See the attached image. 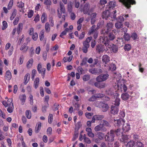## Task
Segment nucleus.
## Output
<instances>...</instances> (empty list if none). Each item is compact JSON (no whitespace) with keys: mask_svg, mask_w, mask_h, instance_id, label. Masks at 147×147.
Listing matches in <instances>:
<instances>
[{"mask_svg":"<svg viewBox=\"0 0 147 147\" xmlns=\"http://www.w3.org/2000/svg\"><path fill=\"white\" fill-rule=\"evenodd\" d=\"M82 126V125L81 124V123L80 122H78L77 123V124L75 125V131H78L79 128L81 127Z\"/></svg>","mask_w":147,"mask_h":147,"instance_id":"37998d69","label":"nucleus"},{"mask_svg":"<svg viewBox=\"0 0 147 147\" xmlns=\"http://www.w3.org/2000/svg\"><path fill=\"white\" fill-rule=\"evenodd\" d=\"M138 37L137 34L135 32L133 33L131 36V37L134 40L137 39Z\"/></svg>","mask_w":147,"mask_h":147,"instance_id":"0e129e2a","label":"nucleus"},{"mask_svg":"<svg viewBox=\"0 0 147 147\" xmlns=\"http://www.w3.org/2000/svg\"><path fill=\"white\" fill-rule=\"evenodd\" d=\"M131 47L129 44H125L124 47V49L125 51H129L131 50Z\"/></svg>","mask_w":147,"mask_h":147,"instance_id":"ea45409f","label":"nucleus"},{"mask_svg":"<svg viewBox=\"0 0 147 147\" xmlns=\"http://www.w3.org/2000/svg\"><path fill=\"white\" fill-rule=\"evenodd\" d=\"M32 39L36 41V40L38 37V35L37 33L35 32L33 34H32Z\"/></svg>","mask_w":147,"mask_h":147,"instance_id":"13d9d810","label":"nucleus"},{"mask_svg":"<svg viewBox=\"0 0 147 147\" xmlns=\"http://www.w3.org/2000/svg\"><path fill=\"white\" fill-rule=\"evenodd\" d=\"M114 130H111L109 132L107 133L105 136V139L106 141L112 143L114 140L115 137Z\"/></svg>","mask_w":147,"mask_h":147,"instance_id":"7ed1b4c3","label":"nucleus"},{"mask_svg":"<svg viewBox=\"0 0 147 147\" xmlns=\"http://www.w3.org/2000/svg\"><path fill=\"white\" fill-rule=\"evenodd\" d=\"M110 90L107 91L108 94L112 96L113 98H115L113 101L112 105L111 107V113L114 115L117 114L119 111V106L120 104V99L118 97L119 94L117 93H114L110 92Z\"/></svg>","mask_w":147,"mask_h":147,"instance_id":"f257e3e1","label":"nucleus"},{"mask_svg":"<svg viewBox=\"0 0 147 147\" xmlns=\"http://www.w3.org/2000/svg\"><path fill=\"white\" fill-rule=\"evenodd\" d=\"M112 49L113 52L114 53H116L118 50V48L117 46L115 45H113Z\"/></svg>","mask_w":147,"mask_h":147,"instance_id":"338daca9","label":"nucleus"},{"mask_svg":"<svg viewBox=\"0 0 147 147\" xmlns=\"http://www.w3.org/2000/svg\"><path fill=\"white\" fill-rule=\"evenodd\" d=\"M13 0H10L9 3L7 5L8 9L9 10L12 8L13 4Z\"/></svg>","mask_w":147,"mask_h":147,"instance_id":"a18cd8bd","label":"nucleus"},{"mask_svg":"<svg viewBox=\"0 0 147 147\" xmlns=\"http://www.w3.org/2000/svg\"><path fill=\"white\" fill-rule=\"evenodd\" d=\"M96 98H101L104 97L105 96L104 94L102 93L96 94H95Z\"/></svg>","mask_w":147,"mask_h":147,"instance_id":"8fccbe9b","label":"nucleus"},{"mask_svg":"<svg viewBox=\"0 0 147 147\" xmlns=\"http://www.w3.org/2000/svg\"><path fill=\"white\" fill-rule=\"evenodd\" d=\"M34 13L33 11L32 10H30L28 13V16L29 18H31L33 16Z\"/></svg>","mask_w":147,"mask_h":147,"instance_id":"69168bd1","label":"nucleus"},{"mask_svg":"<svg viewBox=\"0 0 147 147\" xmlns=\"http://www.w3.org/2000/svg\"><path fill=\"white\" fill-rule=\"evenodd\" d=\"M89 71L90 73L96 75L99 74L102 72L101 69L97 68L90 69Z\"/></svg>","mask_w":147,"mask_h":147,"instance_id":"f8f14e48","label":"nucleus"},{"mask_svg":"<svg viewBox=\"0 0 147 147\" xmlns=\"http://www.w3.org/2000/svg\"><path fill=\"white\" fill-rule=\"evenodd\" d=\"M53 120V115L52 114H50L49 115L48 119L49 123L51 124L52 123Z\"/></svg>","mask_w":147,"mask_h":147,"instance_id":"09e8293b","label":"nucleus"},{"mask_svg":"<svg viewBox=\"0 0 147 147\" xmlns=\"http://www.w3.org/2000/svg\"><path fill=\"white\" fill-rule=\"evenodd\" d=\"M123 26L122 23L121 22H117L115 24V27L119 29L121 28Z\"/></svg>","mask_w":147,"mask_h":147,"instance_id":"58836bf2","label":"nucleus"},{"mask_svg":"<svg viewBox=\"0 0 147 147\" xmlns=\"http://www.w3.org/2000/svg\"><path fill=\"white\" fill-rule=\"evenodd\" d=\"M40 80L39 78H36L34 82V86L35 89H36L38 87L39 84Z\"/></svg>","mask_w":147,"mask_h":147,"instance_id":"bb28decb","label":"nucleus"},{"mask_svg":"<svg viewBox=\"0 0 147 147\" xmlns=\"http://www.w3.org/2000/svg\"><path fill=\"white\" fill-rule=\"evenodd\" d=\"M95 117L97 120H102L104 117L103 115H95Z\"/></svg>","mask_w":147,"mask_h":147,"instance_id":"49530a36","label":"nucleus"},{"mask_svg":"<svg viewBox=\"0 0 147 147\" xmlns=\"http://www.w3.org/2000/svg\"><path fill=\"white\" fill-rule=\"evenodd\" d=\"M115 7V5L113 2L110 1L109 3L108 7L109 9H113Z\"/></svg>","mask_w":147,"mask_h":147,"instance_id":"052dcab7","label":"nucleus"},{"mask_svg":"<svg viewBox=\"0 0 147 147\" xmlns=\"http://www.w3.org/2000/svg\"><path fill=\"white\" fill-rule=\"evenodd\" d=\"M100 42L101 43L104 45L106 47V51L108 50V49H112L114 45L113 44L110 43V41L107 37L105 36L102 37L100 39Z\"/></svg>","mask_w":147,"mask_h":147,"instance_id":"f03ea898","label":"nucleus"},{"mask_svg":"<svg viewBox=\"0 0 147 147\" xmlns=\"http://www.w3.org/2000/svg\"><path fill=\"white\" fill-rule=\"evenodd\" d=\"M90 78V76L89 75H85L83 77V80L84 81H88Z\"/></svg>","mask_w":147,"mask_h":147,"instance_id":"79ce46f5","label":"nucleus"},{"mask_svg":"<svg viewBox=\"0 0 147 147\" xmlns=\"http://www.w3.org/2000/svg\"><path fill=\"white\" fill-rule=\"evenodd\" d=\"M58 13H57V16L58 18H61L62 17L61 20L60 21V22L62 23L63 22H64L65 20V15H63L62 16V12L61 11V12H60L59 11V9L57 10Z\"/></svg>","mask_w":147,"mask_h":147,"instance_id":"a211bd4d","label":"nucleus"},{"mask_svg":"<svg viewBox=\"0 0 147 147\" xmlns=\"http://www.w3.org/2000/svg\"><path fill=\"white\" fill-rule=\"evenodd\" d=\"M98 62V59H94V63L93 65H90V66L91 67H94L95 66V65L97 64Z\"/></svg>","mask_w":147,"mask_h":147,"instance_id":"e2e57ef3","label":"nucleus"},{"mask_svg":"<svg viewBox=\"0 0 147 147\" xmlns=\"http://www.w3.org/2000/svg\"><path fill=\"white\" fill-rule=\"evenodd\" d=\"M33 63V59L32 58L30 59L28 61L26 66L28 69H29L31 67Z\"/></svg>","mask_w":147,"mask_h":147,"instance_id":"b1692460","label":"nucleus"},{"mask_svg":"<svg viewBox=\"0 0 147 147\" xmlns=\"http://www.w3.org/2000/svg\"><path fill=\"white\" fill-rule=\"evenodd\" d=\"M97 28H96V25H93L90 28V29L89 30L88 34L89 35H91L93 33L97 31Z\"/></svg>","mask_w":147,"mask_h":147,"instance_id":"dca6fc26","label":"nucleus"},{"mask_svg":"<svg viewBox=\"0 0 147 147\" xmlns=\"http://www.w3.org/2000/svg\"><path fill=\"white\" fill-rule=\"evenodd\" d=\"M45 29L46 32H49L50 30V26L48 22H47L45 25Z\"/></svg>","mask_w":147,"mask_h":147,"instance_id":"f704fd0d","label":"nucleus"},{"mask_svg":"<svg viewBox=\"0 0 147 147\" xmlns=\"http://www.w3.org/2000/svg\"><path fill=\"white\" fill-rule=\"evenodd\" d=\"M19 20V18L18 17H17L16 18L13 22V25L14 26H15L17 25V24L18 23Z\"/></svg>","mask_w":147,"mask_h":147,"instance_id":"774afa93","label":"nucleus"},{"mask_svg":"<svg viewBox=\"0 0 147 147\" xmlns=\"http://www.w3.org/2000/svg\"><path fill=\"white\" fill-rule=\"evenodd\" d=\"M122 129L123 132H126L130 129V125L129 123L123 124Z\"/></svg>","mask_w":147,"mask_h":147,"instance_id":"2eb2a0df","label":"nucleus"},{"mask_svg":"<svg viewBox=\"0 0 147 147\" xmlns=\"http://www.w3.org/2000/svg\"><path fill=\"white\" fill-rule=\"evenodd\" d=\"M124 38L125 40H126L127 41H128L130 40V36L129 34H127V33H125L124 34Z\"/></svg>","mask_w":147,"mask_h":147,"instance_id":"5fc2aeb1","label":"nucleus"},{"mask_svg":"<svg viewBox=\"0 0 147 147\" xmlns=\"http://www.w3.org/2000/svg\"><path fill=\"white\" fill-rule=\"evenodd\" d=\"M123 4L127 8L131 7V5H134L136 3V1L133 0H123Z\"/></svg>","mask_w":147,"mask_h":147,"instance_id":"0eeeda50","label":"nucleus"},{"mask_svg":"<svg viewBox=\"0 0 147 147\" xmlns=\"http://www.w3.org/2000/svg\"><path fill=\"white\" fill-rule=\"evenodd\" d=\"M110 58L107 55H105L102 56V61L103 63L105 65V66H106V65L108 64L110 61Z\"/></svg>","mask_w":147,"mask_h":147,"instance_id":"ddd939ff","label":"nucleus"},{"mask_svg":"<svg viewBox=\"0 0 147 147\" xmlns=\"http://www.w3.org/2000/svg\"><path fill=\"white\" fill-rule=\"evenodd\" d=\"M116 11L115 10L113 11V16H110V12L109 11L107 10L103 11L102 13V17L103 18H105L107 20L108 19L110 20H113L112 18L115 19L116 16Z\"/></svg>","mask_w":147,"mask_h":147,"instance_id":"20e7f679","label":"nucleus"},{"mask_svg":"<svg viewBox=\"0 0 147 147\" xmlns=\"http://www.w3.org/2000/svg\"><path fill=\"white\" fill-rule=\"evenodd\" d=\"M87 58L85 57L84 58L82 61V63H81L80 65L81 66H82L83 65H85L87 63Z\"/></svg>","mask_w":147,"mask_h":147,"instance_id":"de8ad7c7","label":"nucleus"},{"mask_svg":"<svg viewBox=\"0 0 147 147\" xmlns=\"http://www.w3.org/2000/svg\"><path fill=\"white\" fill-rule=\"evenodd\" d=\"M106 27L107 28L106 31L104 30L103 31V32L104 34H108V32H110L111 30H113V25L112 22H109L107 24Z\"/></svg>","mask_w":147,"mask_h":147,"instance_id":"9d476101","label":"nucleus"},{"mask_svg":"<svg viewBox=\"0 0 147 147\" xmlns=\"http://www.w3.org/2000/svg\"><path fill=\"white\" fill-rule=\"evenodd\" d=\"M27 43H24L21 46L20 49L21 51H23L24 52H26L28 49V47H27Z\"/></svg>","mask_w":147,"mask_h":147,"instance_id":"5701e85b","label":"nucleus"},{"mask_svg":"<svg viewBox=\"0 0 147 147\" xmlns=\"http://www.w3.org/2000/svg\"><path fill=\"white\" fill-rule=\"evenodd\" d=\"M45 31L43 29L40 32L39 35V37L40 40L42 41L44 39V37Z\"/></svg>","mask_w":147,"mask_h":147,"instance_id":"7c9ffc66","label":"nucleus"},{"mask_svg":"<svg viewBox=\"0 0 147 147\" xmlns=\"http://www.w3.org/2000/svg\"><path fill=\"white\" fill-rule=\"evenodd\" d=\"M17 6L20 9L21 8V10L20 9V12L24 11L22 9L24 7V3L22 1L18 2L17 3Z\"/></svg>","mask_w":147,"mask_h":147,"instance_id":"393cba45","label":"nucleus"},{"mask_svg":"<svg viewBox=\"0 0 147 147\" xmlns=\"http://www.w3.org/2000/svg\"><path fill=\"white\" fill-rule=\"evenodd\" d=\"M134 147H144V145L141 142H137L135 145Z\"/></svg>","mask_w":147,"mask_h":147,"instance_id":"4d7b16f0","label":"nucleus"},{"mask_svg":"<svg viewBox=\"0 0 147 147\" xmlns=\"http://www.w3.org/2000/svg\"><path fill=\"white\" fill-rule=\"evenodd\" d=\"M20 98L22 103V104L23 105L25 102L26 99V96L25 94H23L20 96Z\"/></svg>","mask_w":147,"mask_h":147,"instance_id":"2f4dec72","label":"nucleus"},{"mask_svg":"<svg viewBox=\"0 0 147 147\" xmlns=\"http://www.w3.org/2000/svg\"><path fill=\"white\" fill-rule=\"evenodd\" d=\"M128 137L127 135H122L121 141L124 143H127L128 141Z\"/></svg>","mask_w":147,"mask_h":147,"instance_id":"473e14b6","label":"nucleus"},{"mask_svg":"<svg viewBox=\"0 0 147 147\" xmlns=\"http://www.w3.org/2000/svg\"><path fill=\"white\" fill-rule=\"evenodd\" d=\"M94 130L96 131H100L102 132H105L107 131V128L103 126V125L100 124L95 126L94 128Z\"/></svg>","mask_w":147,"mask_h":147,"instance_id":"1a4fd4ad","label":"nucleus"},{"mask_svg":"<svg viewBox=\"0 0 147 147\" xmlns=\"http://www.w3.org/2000/svg\"><path fill=\"white\" fill-rule=\"evenodd\" d=\"M13 50V46H11V48H10L8 52V55L9 56H10L12 55Z\"/></svg>","mask_w":147,"mask_h":147,"instance_id":"680f3d73","label":"nucleus"},{"mask_svg":"<svg viewBox=\"0 0 147 147\" xmlns=\"http://www.w3.org/2000/svg\"><path fill=\"white\" fill-rule=\"evenodd\" d=\"M11 78V74L10 71L8 70L6 71L5 74V79L7 80H10Z\"/></svg>","mask_w":147,"mask_h":147,"instance_id":"cd10ccee","label":"nucleus"},{"mask_svg":"<svg viewBox=\"0 0 147 147\" xmlns=\"http://www.w3.org/2000/svg\"><path fill=\"white\" fill-rule=\"evenodd\" d=\"M103 123L102 124L103 125V126L108 127H110L111 126L109 123L107 121L105 120H103Z\"/></svg>","mask_w":147,"mask_h":147,"instance_id":"603ef678","label":"nucleus"},{"mask_svg":"<svg viewBox=\"0 0 147 147\" xmlns=\"http://www.w3.org/2000/svg\"><path fill=\"white\" fill-rule=\"evenodd\" d=\"M125 121L124 119L120 118L118 119H114V125L116 127H120L125 123Z\"/></svg>","mask_w":147,"mask_h":147,"instance_id":"6e6552de","label":"nucleus"},{"mask_svg":"<svg viewBox=\"0 0 147 147\" xmlns=\"http://www.w3.org/2000/svg\"><path fill=\"white\" fill-rule=\"evenodd\" d=\"M115 135L116 134L117 136H120L122 135V132L120 129H118L117 130H114Z\"/></svg>","mask_w":147,"mask_h":147,"instance_id":"c756f323","label":"nucleus"},{"mask_svg":"<svg viewBox=\"0 0 147 147\" xmlns=\"http://www.w3.org/2000/svg\"><path fill=\"white\" fill-rule=\"evenodd\" d=\"M23 28V25L22 23H19L17 29V33L19 34L22 30Z\"/></svg>","mask_w":147,"mask_h":147,"instance_id":"4be33fe9","label":"nucleus"},{"mask_svg":"<svg viewBox=\"0 0 147 147\" xmlns=\"http://www.w3.org/2000/svg\"><path fill=\"white\" fill-rule=\"evenodd\" d=\"M46 69L45 68H43L42 70L41 71V73H39V74H41V76L42 77V78L43 79H44L45 78V74H46Z\"/></svg>","mask_w":147,"mask_h":147,"instance_id":"a19ab883","label":"nucleus"},{"mask_svg":"<svg viewBox=\"0 0 147 147\" xmlns=\"http://www.w3.org/2000/svg\"><path fill=\"white\" fill-rule=\"evenodd\" d=\"M115 32L114 30H112L111 32H108V33L106 34L107 36L105 37H107L109 40H113L115 37Z\"/></svg>","mask_w":147,"mask_h":147,"instance_id":"9b49d317","label":"nucleus"},{"mask_svg":"<svg viewBox=\"0 0 147 147\" xmlns=\"http://www.w3.org/2000/svg\"><path fill=\"white\" fill-rule=\"evenodd\" d=\"M8 107L7 109V111L10 113H11L13 111V104H10L9 106H7Z\"/></svg>","mask_w":147,"mask_h":147,"instance_id":"e433bc0d","label":"nucleus"},{"mask_svg":"<svg viewBox=\"0 0 147 147\" xmlns=\"http://www.w3.org/2000/svg\"><path fill=\"white\" fill-rule=\"evenodd\" d=\"M94 84L96 87L100 89L104 88L106 86V84L105 83L98 82H95Z\"/></svg>","mask_w":147,"mask_h":147,"instance_id":"4468645a","label":"nucleus"},{"mask_svg":"<svg viewBox=\"0 0 147 147\" xmlns=\"http://www.w3.org/2000/svg\"><path fill=\"white\" fill-rule=\"evenodd\" d=\"M89 9V5L86 3L84 5L83 8V13L84 14H87Z\"/></svg>","mask_w":147,"mask_h":147,"instance_id":"412c9836","label":"nucleus"},{"mask_svg":"<svg viewBox=\"0 0 147 147\" xmlns=\"http://www.w3.org/2000/svg\"><path fill=\"white\" fill-rule=\"evenodd\" d=\"M96 50L99 53L106 50L101 45H98L96 46Z\"/></svg>","mask_w":147,"mask_h":147,"instance_id":"6ab92c4d","label":"nucleus"},{"mask_svg":"<svg viewBox=\"0 0 147 147\" xmlns=\"http://www.w3.org/2000/svg\"><path fill=\"white\" fill-rule=\"evenodd\" d=\"M41 127V123L40 122H38L36 124L35 128V132L38 133L40 131Z\"/></svg>","mask_w":147,"mask_h":147,"instance_id":"f3484780","label":"nucleus"},{"mask_svg":"<svg viewBox=\"0 0 147 147\" xmlns=\"http://www.w3.org/2000/svg\"><path fill=\"white\" fill-rule=\"evenodd\" d=\"M26 115L28 119H30L31 117V114L30 111L29 110L26 111Z\"/></svg>","mask_w":147,"mask_h":147,"instance_id":"c03bdc74","label":"nucleus"},{"mask_svg":"<svg viewBox=\"0 0 147 147\" xmlns=\"http://www.w3.org/2000/svg\"><path fill=\"white\" fill-rule=\"evenodd\" d=\"M47 20V16L46 13L43 12L42 13L41 17V20L42 23H45Z\"/></svg>","mask_w":147,"mask_h":147,"instance_id":"aec40b11","label":"nucleus"},{"mask_svg":"<svg viewBox=\"0 0 147 147\" xmlns=\"http://www.w3.org/2000/svg\"><path fill=\"white\" fill-rule=\"evenodd\" d=\"M116 19L117 22H121L122 23L124 21V18L123 16H119L118 18Z\"/></svg>","mask_w":147,"mask_h":147,"instance_id":"864d4df0","label":"nucleus"},{"mask_svg":"<svg viewBox=\"0 0 147 147\" xmlns=\"http://www.w3.org/2000/svg\"><path fill=\"white\" fill-rule=\"evenodd\" d=\"M94 104L96 107L101 108L103 112L107 111L109 108V106L107 104L100 101L96 102H94Z\"/></svg>","mask_w":147,"mask_h":147,"instance_id":"39448f33","label":"nucleus"},{"mask_svg":"<svg viewBox=\"0 0 147 147\" xmlns=\"http://www.w3.org/2000/svg\"><path fill=\"white\" fill-rule=\"evenodd\" d=\"M7 22L5 21H3V26L2 30H4L7 27Z\"/></svg>","mask_w":147,"mask_h":147,"instance_id":"bf43d9fd","label":"nucleus"},{"mask_svg":"<svg viewBox=\"0 0 147 147\" xmlns=\"http://www.w3.org/2000/svg\"><path fill=\"white\" fill-rule=\"evenodd\" d=\"M134 142L132 141H130L127 143V145L129 147H132L135 145Z\"/></svg>","mask_w":147,"mask_h":147,"instance_id":"3c124183","label":"nucleus"},{"mask_svg":"<svg viewBox=\"0 0 147 147\" xmlns=\"http://www.w3.org/2000/svg\"><path fill=\"white\" fill-rule=\"evenodd\" d=\"M96 135L97 137L100 140H102L103 139L104 136V134L101 132H98L97 133Z\"/></svg>","mask_w":147,"mask_h":147,"instance_id":"c9c22d12","label":"nucleus"},{"mask_svg":"<svg viewBox=\"0 0 147 147\" xmlns=\"http://www.w3.org/2000/svg\"><path fill=\"white\" fill-rule=\"evenodd\" d=\"M60 10L61 11L62 13L63 14H64L65 13V10L64 5L62 2L60 3Z\"/></svg>","mask_w":147,"mask_h":147,"instance_id":"72a5a7b5","label":"nucleus"},{"mask_svg":"<svg viewBox=\"0 0 147 147\" xmlns=\"http://www.w3.org/2000/svg\"><path fill=\"white\" fill-rule=\"evenodd\" d=\"M42 66L40 63H39L37 65V69L39 73H41V71L42 70Z\"/></svg>","mask_w":147,"mask_h":147,"instance_id":"6e6d98bb","label":"nucleus"},{"mask_svg":"<svg viewBox=\"0 0 147 147\" xmlns=\"http://www.w3.org/2000/svg\"><path fill=\"white\" fill-rule=\"evenodd\" d=\"M83 138L84 142L86 143L90 144L91 143V141L90 139L86 137V135L85 134L83 136Z\"/></svg>","mask_w":147,"mask_h":147,"instance_id":"4c0bfd02","label":"nucleus"},{"mask_svg":"<svg viewBox=\"0 0 147 147\" xmlns=\"http://www.w3.org/2000/svg\"><path fill=\"white\" fill-rule=\"evenodd\" d=\"M30 78V74L27 73L26 74L24 78V83L25 84H26L29 80Z\"/></svg>","mask_w":147,"mask_h":147,"instance_id":"c85d7f7f","label":"nucleus"},{"mask_svg":"<svg viewBox=\"0 0 147 147\" xmlns=\"http://www.w3.org/2000/svg\"><path fill=\"white\" fill-rule=\"evenodd\" d=\"M129 96L127 93H123L121 95V98L124 100H126L128 99Z\"/></svg>","mask_w":147,"mask_h":147,"instance_id":"a878e982","label":"nucleus"},{"mask_svg":"<svg viewBox=\"0 0 147 147\" xmlns=\"http://www.w3.org/2000/svg\"><path fill=\"white\" fill-rule=\"evenodd\" d=\"M109 75L108 74H102L98 76L96 79V81L101 82L106 80L108 79Z\"/></svg>","mask_w":147,"mask_h":147,"instance_id":"423d86ee","label":"nucleus"}]
</instances>
